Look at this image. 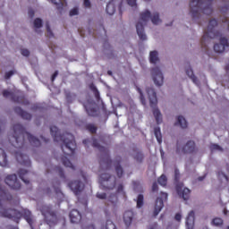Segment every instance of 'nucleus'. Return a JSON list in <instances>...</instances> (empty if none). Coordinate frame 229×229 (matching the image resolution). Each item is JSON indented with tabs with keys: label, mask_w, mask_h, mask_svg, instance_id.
<instances>
[{
	"label": "nucleus",
	"mask_w": 229,
	"mask_h": 229,
	"mask_svg": "<svg viewBox=\"0 0 229 229\" xmlns=\"http://www.w3.org/2000/svg\"><path fill=\"white\" fill-rule=\"evenodd\" d=\"M13 134L9 140L12 146L15 148L14 151H13V155L15 157L17 162H19V164L21 165H31L30 157L24 153V149L26 148V139L34 148L40 147V140L31 135V133L26 131L24 126L20 123L13 125Z\"/></svg>",
	"instance_id": "f257e3e1"
},
{
	"label": "nucleus",
	"mask_w": 229,
	"mask_h": 229,
	"mask_svg": "<svg viewBox=\"0 0 229 229\" xmlns=\"http://www.w3.org/2000/svg\"><path fill=\"white\" fill-rule=\"evenodd\" d=\"M50 133L55 140V142H62L61 148L64 153V157H61V162L64 167H70L74 171V165L69 160L74 155L76 149V140H74V135L65 132L60 134V130L58 127L52 125L50 126Z\"/></svg>",
	"instance_id": "f03ea898"
},
{
	"label": "nucleus",
	"mask_w": 229,
	"mask_h": 229,
	"mask_svg": "<svg viewBox=\"0 0 229 229\" xmlns=\"http://www.w3.org/2000/svg\"><path fill=\"white\" fill-rule=\"evenodd\" d=\"M12 195L6 189L0 186V216L1 217H6L7 219H13L15 223H19L21 217H23L27 223L31 226L33 225V215L31 211L23 209L21 212L14 208H8L1 204V201H10Z\"/></svg>",
	"instance_id": "7ed1b4c3"
},
{
	"label": "nucleus",
	"mask_w": 229,
	"mask_h": 229,
	"mask_svg": "<svg viewBox=\"0 0 229 229\" xmlns=\"http://www.w3.org/2000/svg\"><path fill=\"white\" fill-rule=\"evenodd\" d=\"M212 1L214 0H191L190 3V13L193 20L199 19L201 13L212 15Z\"/></svg>",
	"instance_id": "20e7f679"
},
{
	"label": "nucleus",
	"mask_w": 229,
	"mask_h": 229,
	"mask_svg": "<svg viewBox=\"0 0 229 229\" xmlns=\"http://www.w3.org/2000/svg\"><path fill=\"white\" fill-rule=\"evenodd\" d=\"M217 26V20L213 19L209 21L208 29L204 30V35L200 39V46L207 50V44L212 40V38H218L221 36V32L216 30Z\"/></svg>",
	"instance_id": "39448f33"
},
{
	"label": "nucleus",
	"mask_w": 229,
	"mask_h": 229,
	"mask_svg": "<svg viewBox=\"0 0 229 229\" xmlns=\"http://www.w3.org/2000/svg\"><path fill=\"white\" fill-rule=\"evenodd\" d=\"M92 147L98 148V151H100V167L101 169H106L108 171L112 167V158H110V150L107 148H105L99 144L98 140H92Z\"/></svg>",
	"instance_id": "423d86ee"
},
{
	"label": "nucleus",
	"mask_w": 229,
	"mask_h": 229,
	"mask_svg": "<svg viewBox=\"0 0 229 229\" xmlns=\"http://www.w3.org/2000/svg\"><path fill=\"white\" fill-rule=\"evenodd\" d=\"M147 94L148 96L150 107L153 108V115L156 119L157 124H161L162 123V113L160 110L157 108V105H158V98H157V92L153 88H147Z\"/></svg>",
	"instance_id": "0eeeda50"
},
{
	"label": "nucleus",
	"mask_w": 229,
	"mask_h": 229,
	"mask_svg": "<svg viewBox=\"0 0 229 229\" xmlns=\"http://www.w3.org/2000/svg\"><path fill=\"white\" fill-rule=\"evenodd\" d=\"M40 210L42 216H44L46 223H47L50 226H53V225H56V223H58L56 212L53 211L51 206H42Z\"/></svg>",
	"instance_id": "6e6552de"
},
{
	"label": "nucleus",
	"mask_w": 229,
	"mask_h": 229,
	"mask_svg": "<svg viewBox=\"0 0 229 229\" xmlns=\"http://www.w3.org/2000/svg\"><path fill=\"white\" fill-rule=\"evenodd\" d=\"M100 183L105 189L112 191L115 188V176H113L109 174H100Z\"/></svg>",
	"instance_id": "1a4fd4ad"
},
{
	"label": "nucleus",
	"mask_w": 229,
	"mask_h": 229,
	"mask_svg": "<svg viewBox=\"0 0 229 229\" xmlns=\"http://www.w3.org/2000/svg\"><path fill=\"white\" fill-rule=\"evenodd\" d=\"M68 187L75 196H80L83 189H85V184L80 180H73L68 182Z\"/></svg>",
	"instance_id": "9d476101"
},
{
	"label": "nucleus",
	"mask_w": 229,
	"mask_h": 229,
	"mask_svg": "<svg viewBox=\"0 0 229 229\" xmlns=\"http://www.w3.org/2000/svg\"><path fill=\"white\" fill-rule=\"evenodd\" d=\"M4 182L10 189L19 191L21 189V182L17 180V174H9L5 177Z\"/></svg>",
	"instance_id": "9b49d317"
},
{
	"label": "nucleus",
	"mask_w": 229,
	"mask_h": 229,
	"mask_svg": "<svg viewBox=\"0 0 229 229\" xmlns=\"http://www.w3.org/2000/svg\"><path fill=\"white\" fill-rule=\"evenodd\" d=\"M176 192L184 201H187L191 198V190L185 188L182 182H179L175 186Z\"/></svg>",
	"instance_id": "f8f14e48"
},
{
	"label": "nucleus",
	"mask_w": 229,
	"mask_h": 229,
	"mask_svg": "<svg viewBox=\"0 0 229 229\" xmlns=\"http://www.w3.org/2000/svg\"><path fill=\"white\" fill-rule=\"evenodd\" d=\"M151 74H152L155 85H157V87H162V85H164V74H162L160 68L158 67L152 68Z\"/></svg>",
	"instance_id": "ddd939ff"
},
{
	"label": "nucleus",
	"mask_w": 229,
	"mask_h": 229,
	"mask_svg": "<svg viewBox=\"0 0 229 229\" xmlns=\"http://www.w3.org/2000/svg\"><path fill=\"white\" fill-rule=\"evenodd\" d=\"M226 47H229L228 39L226 38H220V43L214 45V51L216 53H225Z\"/></svg>",
	"instance_id": "4468645a"
},
{
	"label": "nucleus",
	"mask_w": 229,
	"mask_h": 229,
	"mask_svg": "<svg viewBox=\"0 0 229 229\" xmlns=\"http://www.w3.org/2000/svg\"><path fill=\"white\" fill-rule=\"evenodd\" d=\"M122 157L121 156H117L114 159V169L118 178H123V174H124V170L121 165Z\"/></svg>",
	"instance_id": "2eb2a0df"
},
{
	"label": "nucleus",
	"mask_w": 229,
	"mask_h": 229,
	"mask_svg": "<svg viewBox=\"0 0 229 229\" xmlns=\"http://www.w3.org/2000/svg\"><path fill=\"white\" fill-rule=\"evenodd\" d=\"M2 94H3L4 98H11V100L13 101L14 103L22 104V97L15 96V94L12 91L4 89L2 91Z\"/></svg>",
	"instance_id": "dca6fc26"
},
{
	"label": "nucleus",
	"mask_w": 229,
	"mask_h": 229,
	"mask_svg": "<svg viewBox=\"0 0 229 229\" xmlns=\"http://www.w3.org/2000/svg\"><path fill=\"white\" fill-rule=\"evenodd\" d=\"M133 219H135V213L131 210H127L123 214V222L124 225L127 226H131V224L133 223Z\"/></svg>",
	"instance_id": "f3484780"
},
{
	"label": "nucleus",
	"mask_w": 229,
	"mask_h": 229,
	"mask_svg": "<svg viewBox=\"0 0 229 229\" xmlns=\"http://www.w3.org/2000/svg\"><path fill=\"white\" fill-rule=\"evenodd\" d=\"M162 208H164V199H162V197H158L156 199V204L154 208V212H153L154 217H157V216L160 214V212L162 211Z\"/></svg>",
	"instance_id": "a211bd4d"
},
{
	"label": "nucleus",
	"mask_w": 229,
	"mask_h": 229,
	"mask_svg": "<svg viewBox=\"0 0 229 229\" xmlns=\"http://www.w3.org/2000/svg\"><path fill=\"white\" fill-rule=\"evenodd\" d=\"M136 31L140 38V40H147L148 37L146 36V33L144 32V23L141 21H139L136 24Z\"/></svg>",
	"instance_id": "6ab92c4d"
},
{
	"label": "nucleus",
	"mask_w": 229,
	"mask_h": 229,
	"mask_svg": "<svg viewBox=\"0 0 229 229\" xmlns=\"http://www.w3.org/2000/svg\"><path fill=\"white\" fill-rule=\"evenodd\" d=\"M194 151H196V143L192 140H189L182 148V153H184V155L194 153Z\"/></svg>",
	"instance_id": "aec40b11"
},
{
	"label": "nucleus",
	"mask_w": 229,
	"mask_h": 229,
	"mask_svg": "<svg viewBox=\"0 0 229 229\" xmlns=\"http://www.w3.org/2000/svg\"><path fill=\"white\" fill-rule=\"evenodd\" d=\"M70 221L73 224L80 223V221H81V214L78 209H72L70 212Z\"/></svg>",
	"instance_id": "412c9836"
},
{
	"label": "nucleus",
	"mask_w": 229,
	"mask_h": 229,
	"mask_svg": "<svg viewBox=\"0 0 229 229\" xmlns=\"http://www.w3.org/2000/svg\"><path fill=\"white\" fill-rule=\"evenodd\" d=\"M14 112L21 118L25 119L26 121H31V114L22 110L21 107L16 106L14 107Z\"/></svg>",
	"instance_id": "4be33fe9"
},
{
	"label": "nucleus",
	"mask_w": 229,
	"mask_h": 229,
	"mask_svg": "<svg viewBox=\"0 0 229 229\" xmlns=\"http://www.w3.org/2000/svg\"><path fill=\"white\" fill-rule=\"evenodd\" d=\"M117 203H119V199L117 198V193L111 194L107 199V205L113 207V209L117 208Z\"/></svg>",
	"instance_id": "5701e85b"
},
{
	"label": "nucleus",
	"mask_w": 229,
	"mask_h": 229,
	"mask_svg": "<svg viewBox=\"0 0 229 229\" xmlns=\"http://www.w3.org/2000/svg\"><path fill=\"white\" fill-rule=\"evenodd\" d=\"M30 175V171L25 170V169H20L18 171V176L19 178H21V180L26 183V185H28V183H30V179L29 176Z\"/></svg>",
	"instance_id": "b1692460"
},
{
	"label": "nucleus",
	"mask_w": 229,
	"mask_h": 229,
	"mask_svg": "<svg viewBox=\"0 0 229 229\" xmlns=\"http://www.w3.org/2000/svg\"><path fill=\"white\" fill-rule=\"evenodd\" d=\"M194 211H190L188 216L186 217V228L187 229H193L194 228Z\"/></svg>",
	"instance_id": "393cba45"
},
{
	"label": "nucleus",
	"mask_w": 229,
	"mask_h": 229,
	"mask_svg": "<svg viewBox=\"0 0 229 229\" xmlns=\"http://www.w3.org/2000/svg\"><path fill=\"white\" fill-rule=\"evenodd\" d=\"M0 165L3 167H6L8 165V157L6 156V152L3 148H0Z\"/></svg>",
	"instance_id": "a878e982"
},
{
	"label": "nucleus",
	"mask_w": 229,
	"mask_h": 229,
	"mask_svg": "<svg viewBox=\"0 0 229 229\" xmlns=\"http://www.w3.org/2000/svg\"><path fill=\"white\" fill-rule=\"evenodd\" d=\"M186 74L191 78V80L195 83V85H199V81L198 80V77L194 75V72L192 71V68H187L186 69Z\"/></svg>",
	"instance_id": "bb28decb"
},
{
	"label": "nucleus",
	"mask_w": 229,
	"mask_h": 229,
	"mask_svg": "<svg viewBox=\"0 0 229 229\" xmlns=\"http://www.w3.org/2000/svg\"><path fill=\"white\" fill-rule=\"evenodd\" d=\"M53 171L60 176V179L63 180V182H67V179L65 178V174L64 173V169L62 167L55 166L53 168Z\"/></svg>",
	"instance_id": "cd10ccee"
},
{
	"label": "nucleus",
	"mask_w": 229,
	"mask_h": 229,
	"mask_svg": "<svg viewBox=\"0 0 229 229\" xmlns=\"http://www.w3.org/2000/svg\"><path fill=\"white\" fill-rule=\"evenodd\" d=\"M159 60L160 59L158 58V52L157 50L150 52L149 54L150 64H157V62H159Z\"/></svg>",
	"instance_id": "c85d7f7f"
},
{
	"label": "nucleus",
	"mask_w": 229,
	"mask_h": 229,
	"mask_svg": "<svg viewBox=\"0 0 229 229\" xmlns=\"http://www.w3.org/2000/svg\"><path fill=\"white\" fill-rule=\"evenodd\" d=\"M84 108L90 117H96L98 115V110H96V107H90L89 106H84Z\"/></svg>",
	"instance_id": "c756f323"
},
{
	"label": "nucleus",
	"mask_w": 229,
	"mask_h": 229,
	"mask_svg": "<svg viewBox=\"0 0 229 229\" xmlns=\"http://www.w3.org/2000/svg\"><path fill=\"white\" fill-rule=\"evenodd\" d=\"M140 17V21H142V22H144V24H146V21H149V19H151V12L147 10V11L141 13Z\"/></svg>",
	"instance_id": "7c9ffc66"
},
{
	"label": "nucleus",
	"mask_w": 229,
	"mask_h": 229,
	"mask_svg": "<svg viewBox=\"0 0 229 229\" xmlns=\"http://www.w3.org/2000/svg\"><path fill=\"white\" fill-rule=\"evenodd\" d=\"M175 124H177L183 130V129L187 128V120H185V118L183 116L179 115L177 117V123Z\"/></svg>",
	"instance_id": "2f4dec72"
},
{
	"label": "nucleus",
	"mask_w": 229,
	"mask_h": 229,
	"mask_svg": "<svg viewBox=\"0 0 229 229\" xmlns=\"http://www.w3.org/2000/svg\"><path fill=\"white\" fill-rule=\"evenodd\" d=\"M106 12L108 15H114L115 13V5L112 2H109L106 4Z\"/></svg>",
	"instance_id": "473e14b6"
},
{
	"label": "nucleus",
	"mask_w": 229,
	"mask_h": 229,
	"mask_svg": "<svg viewBox=\"0 0 229 229\" xmlns=\"http://www.w3.org/2000/svg\"><path fill=\"white\" fill-rule=\"evenodd\" d=\"M154 134L158 144H162V132L160 131V127H155Z\"/></svg>",
	"instance_id": "72a5a7b5"
},
{
	"label": "nucleus",
	"mask_w": 229,
	"mask_h": 229,
	"mask_svg": "<svg viewBox=\"0 0 229 229\" xmlns=\"http://www.w3.org/2000/svg\"><path fill=\"white\" fill-rule=\"evenodd\" d=\"M51 3H53V4L56 5V9L59 12H62V10H64V6H65V4H64V2H62V0H50Z\"/></svg>",
	"instance_id": "f704fd0d"
},
{
	"label": "nucleus",
	"mask_w": 229,
	"mask_h": 229,
	"mask_svg": "<svg viewBox=\"0 0 229 229\" xmlns=\"http://www.w3.org/2000/svg\"><path fill=\"white\" fill-rule=\"evenodd\" d=\"M137 208H142L144 207V195L139 194L136 199Z\"/></svg>",
	"instance_id": "c9c22d12"
},
{
	"label": "nucleus",
	"mask_w": 229,
	"mask_h": 229,
	"mask_svg": "<svg viewBox=\"0 0 229 229\" xmlns=\"http://www.w3.org/2000/svg\"><path fill=\"white\" fill-rule=\"evenodd\" d=\"M157 183H159L161 187H165V185H167V176H165V174H162L158 177Z\"/></svg>",
	"instance_id": "e433bc0d"
},
{
	"label": "nucleus",
	"mask_w": 229,
	"mask_h": 229,
	"mask_svg": "<svg viewBox=\"0 0 229 229\" xmlns=\"http://www.w3.org/2000/svg\"><path fill=\"white\" fill-rule=\"evenodd\" d=\"M86 130H88V131H89V133H92V134L98 132V127L93 123H88L86 125Z\"/></svg>",
	"instance_id": "4c0bfd02"
},
{
	"label": "nucleus",
	"mask_w": 229,
	"mask_h": 229,
	"mask_svg": "<svg viewBox=\"0 0 229 229\" xmlns=\"http://www.w3.org/2000/svg\"><path fill=\"white\" fill-rule=\"evenodd\" d=\"M151 21L156 25L160 24V22H162V20H160V15L158 14V13H155L152 15Z\"/></svg>",
	"instance_id": "58836bf2"
},
{
	"label": "nucleus",
	"mask_w": 229,
	"mask_h": 229,
	"mask_svg": "<svg viewBox=\"0 0 229 229\" xmlns=\"http://www.w3.org/2000/svg\"><path fill=\"white\" fill-rule=\"evenodd\" d=\"M134 159L137 160V162H142L144 160V154L140 151H136V154L134 155Z\"/></svg>",
	"instance_id": "ea45409f"
},
{
	"label": "nucleus",
	"mask_w": 229,
	"mask_h": 229,
	"mask_svg": "<svg viewBox=\"0 0 229 229\" xmlns=\"http://www.w3.org/2000/svg\"><path fill=\"white\" fill-rule=\"evenodd\" d=\"M217 178H218L219 180H223V178H225L226 183H228V182H229L228 175H226V174H225L223 171H218V172H217Z\"/></svg>",
	"instance_id": "a19ab883"
},
{
	"label": "nucleus",
	"mask_w": 229,
	"mask_h": 229,
	"mask_svg": "<svg viewBox=\"0 0 229 229\" xmlns=\"http://www.w3.org/2000/svg\"><path fill=\"white\" fill-rule=\"evenodd\" d=\"M46 28H47V37H49V38L55 37L53 30H51V26L49 25V21L46 22Z\"/></svg>",
	"instance_id": "79ce46f5"
},
{
	"label": "nucleus",
	"mask_w": 229,
	"mask_h": 229,
	"mask_svg": "<svg viewBox=\"0 0 229 229\" xmlns=\"http://www.w3.org/2000/svg\"><path fill=\"white\" fill-rule=\"evenodd\" d=\"M34 28L38 30L39 28H42V19L40 18H36L34 20Z\"/></svg>",
	"instance_id": "37998d69"
},
{
	"label": "nucleus",
	"mask_w": 229,
	"mask_h": 229,
	"mask_svg": "<svg viewBox=\"0 0 229 229\" xmlns=\"http://www.w3.org/2000/svg\"><path fill=\"white\" fill-rule=\"evenodd\" d=\"M53 189H54L55 192H56V194H58V192H61L60 181H55V182H53Z\"/></svg>",
	"instance_id": "c03bdc74"
},
{
	"label": "nucleus",
	"mask_w": 229,
	"mask_h": 229,
	"mask_svg": "<svg viewBox=\"0 0 229 229\" xmlns=\"http://www.w3.org/2000/svg\"><path fill=\"white\" fill-rule=\"evenodd\" d=\"M212 223L215 226L223 225V220L220 217H216L212 220Z\"/></svg>",
	"instance_id": "a18cd8bd"
},
{
	"label": "nucleus",
	"mask_w": 229,
	"mask_h": 229,
	"mask_svg": "<svg viewBox=\"0 0 229 229\" xmlns=\"http://www.w3.org/2000/svg\"><path fill=\"white\" fill-rule=\"evenodd\" d=\"M117 194H123V197L126 196V193L124 192V186L123 184H119L116 190Z\"/></svg>",
	"instance_id": "49530a36"
},
{
	"label": "nucleus",
	"mask_w": 229,
	"mask_h": 229,
	"mask_svg": "<svg viewBox=\"0 0 229 229\" xmlns=\"http://www.w3.org/2000/svg\"><path fill=\"white\" fill-rule=\"evenodd\" d=\"M127 4L131 8H137V0H127Z\"/></svg>",
	"instance_id": "de8ad7c7"
},
{
	"label": "nucleus",
	"mask_w": 229,
	"mask_h": 229,
	"mask_svg": "<svg viewBox=\"0 0 229 229\" xmlns=\"http://www.w3.org/2000/svg\"><path fill=\"white\" fill-rule=\"evenodd\" d=\"M13 74H15V72H13V71H9V72H5V74H4V79H5V80H10V78L13 77Z\"/></svg>",
	"instance_id": "09e8293b"
},
{
	"label": "nucleus",
	"mask_w": 229,
	"mask_h": 229,
	"mask_svg": "<svg viewBox=\"0 0 229 229\" xmlns=\"http://www.w3.org/2000/svg\"><path fill=\"white\" fill-rule=\"evenodd\" d=\"M174 180L175 182H180V170L178 168L174 170Z\"/></svg>",
	"instance_id": "8fccbe9b"
},
{
	"label": "nucleus",
	"mask_w": 229,
	"mask_h": 229,
	"mask_svg": "<svg viewBox=\"0 0 229 229\" xmlns=\"http://www.w3.org/2000/svg\"><path fill=\"white\" fill-rule=\"evenodd\" d=\"M79 11L78 8L75 7L70 11V17H73V15H78Z\"/></svg>",
	"instance_id": "3c124183"
},
{
	"label": "nucleus",
	"mask_w": 229,
	"mask_h": 229,
	"mask_svg": "<svg viewBox=\"0 0 229 229\" xmlns=\"http://www.w3.org/2000/svg\"><path fill=\"white\" fill-rule=\"evenodd\" d=\"M96 196L98 199H106V193L98 192Z\"/></svg>",
	"instance_id": "603ef678"
},
{
	"label": "nucleus",
	"mask_w": 229,
	"mask_h": 229,
	"mask_svg": "<svg viewBox=\"0 0 229 229\" xmlns=\"http://www.w3.org/2000/svg\"><path fill=\"white\" fill-rule=\"evenodd\" d=\"M152 192H158V183L153 182V184H152Z\"/></svg>",
	"instance_id": "864d4df0"
},
{
	"label": "nucleus",
	"mask_w": 229,
	"mask_h": 229,
	"mask_svg": "<svg viewBox=\"0 0 229 229\" xmlns=\"http://www.w3.org/2000/svg\"><path fill=\"white\" fill-rule=\"evenodd\" d=\"M21 53L22 56H28L30 55V50L23 48V49H21Z\"/></svg>",
	"instance_id": "5fc2aeb1"
},
{
	"label": "nucleus",
	"mask_w": 229,
	"mask_h": 229,
	"mask_svg": "<svg viewBox=\"0 0 229 229\" xmlns=\"http://www.w3.org/2000/svg\"><path fill=\"white\" fill-rule=\"evenodd\" d=\"M140 94V101L142 103V105L146 106V99L144 98V95H142V92L140 91V89H139Z\"/></svg>",
	"instance_id": "6e6d98bb"
},
{
	"label": "nucleus",
	"mask_w": 229,
	"mask_h": 229,
	"mask_svg": "<svg viewBox=\"0 0 229 229\" xmlns=\"http://www.w3.org/2000/svg\"><path fill=\"white\" fill-rule=\"evenodd\" d=\"M84 6L85 8H90L91 6L90 0H84Z\"/></svg>",
	"instance_id": "4d7b16f0"
},
{
	"label": "nucleus",
	"mask_w": 229,
	"mask_h": 229,
	"mask_svg": "<svg viewBox=\"0 0 229 229\" xmlns=\"http://www.w3.org/2000/svg\"><path fill=\"white\" fill-rule=\"evenodd\" d=\"M89 89H90V90H92V92L98 91V88L96 87V85H94V83H91L89 85Z\"/></svg>",
	"instance_id": "13d9d810"
},
{
	"label": "nucleus",
	"mask_w": 229,
	"mask_h": 229,
	"mask_svg": "<svg viewBox=\"0 0 229 229\" xmlns=\"http://www.w3.org/2000/svg\"><path fill=\"white\" fill-rule=\"evenodd\" d=\"M56 76H58V71H55L52 77H51V81H55V80H56Z\"/></svg>",
	"instance_id": "bf43d9fd"
},
{
	"label": "nucleus",
	"mask_w": 229,
	"mask_h": 229,
	"mask_svg": "<svg viewBox=\"0 0 229 229\" xmlns=\"http://www.w3.org/2000/svg\"><path fill=\"white\" fill-rule=\"evenodd\" d=\"M175 221H182V215L177 213L174 216Z\"/></svg>",
	"instance_id": "052dcab7"
},
{
	"label": "nucleus",
	"mask_w": 229,
	"mask_h": 229,
	"mask_svg": "<svg viewBox=\"0 0 229 229\" xmlns=\"http://www.w3.org/2000/svg\"><path fill=\"white\" fill-rule=\"evenodd\" d=\"M211 149H221V147L219 145H217V144H213L211 146Z\"/></svg>",
	"instance_id": "680f3d73"
},
{
	"label": "nucleus",
	"mask_w": 229,
	"mask_h": 229,
	"mask_svg": "<svg viewBox=\"0 0 229 229\" xmlns=\"http://www.w3.org/2000/svg\"><path fill=\"white\" fill-rule=\"evenodd\" d=\"M40 139H41L42 142H45L46 144H47V142H49V139H46L44 136H40Z\"/></svg>",
	"instance_id": "e2e57ef3"
},
{
	"label": "nucleus",
	"mask_w": 229,
	"mask_h": 229,
	"mask_svg": "<svg viewBox=\"0 0 229 229\" xmlns=\"http://www.w3.org/2000/svg\"><path fill=\"white\" fill-rule=\"evenodd\" d=\"M93 93H94L96 99H99V90L94 91Z\"/></svg>",
	"instance_id": "0e129e2a"
},
{
	"label": "nucleus",
	"mask_w": 229,
	"mask_h": 229,
	"mask_svg": "<svg viewBox=\"0 0 229 229\" xmlns=\"http://www.w3.org/2000/svg\"><path fill=\"white\" fill-rule=\"evenodd\" d=\"M30 17L33 18L35 16V12L33 10L29 11Z\"/></svg>",
	"instance_id": "69168bd1"
},
{
	"label": "nucleus",
	"mask_w": 229,
	"mask_h": 229,
	"mask_svg": "<svg viewBox=\"0 0 229 229\" xmlns=\"http://www.w3.org/2000/svg\"><path fill=\"white\" fill-rule=\"evenodd\" d=\"M167 193L165 192H161V197L164 199H167Z\"/></svg>",
	"instance_id": "338daca9"
},
{
	"label": "nucleus",
	"mask_w": 229,
	"mask_h": 229,
	"mask_svg": "<svg viewBox=\"0 0 229 229\" xmlns=\"http://www.w3.org/2000/svg\"><path fill=\"white\" fill-rule=\"evenodd\" d=\"M86 229H96V227L94 226V225H90L88 227H86Z\"/></svg>",
	"instance_id": "774afa93"
}]
</instances>
